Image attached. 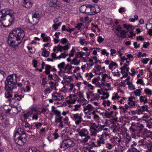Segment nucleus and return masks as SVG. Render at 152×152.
I'll list each match as a JSON object with an SVG mask.
<instances>
[{"label": "nucleus", "instance_id": "5", "mask_svg": "<svg viewBox=\"0 0 152 152\" xmlns=\"http://www.w3.org/2000/svg\"><path fill=\"white\" fill-rule=\"evenodd\" d=\"M123 26L125 28H126L127 31H125L124 30H122V27L120 25L115 26V28L114 29V31L117 35L122 39L126 37V34L129 31L130 28L134 29V27L132 25L124 24Z\"/></svg>", "mask_w": 152, "mask_h": 152}, {"label": "nucleus", "instance_id": "48", "mask_svg": "<svg viewBox=\"0 0 152 152\" xmlns=\"http://www.w3.org/2000/svg\"><path fill=\"white\" fill-rule=\"evenodd\" d=\"M52 98L55 100H58V98L57 97V95H55L54 94H52Z\"/></svg>", "mask_w": 152, "mask_h": 152}, {"label": "nucleus", "instance_id": "13", "mask_svg": "<svg viewBox=\"0 0 152 152\" xmlns=\"http://www.w3.org/2000/svg\"><path fill=\"white\" fill-rule=\"evenodd\" d=\"M32 3L30 0H23L22 5L26 8H28L32 6Z\"/></svg>", "mask_w": 152, "mask_h": 152}, {"label": "nucleus", "instance_id": "59", "mask_svg": "<svg viewBox=\"0 0 152 152\" xmlns=\"http://www.w3.org/2000/svg\"><path fill=\"white\" fill-rule=\"evenodd\" d=\"M82 23H79L78 24H77V25L75 27L76 28H77L78 30H80V28L81 26H82Z\"/></svg>", "mask_w": 152, "mask_h": 152}, {"label": "nucleus", "instance_id": "28", "mask_svg": "<svg viewBox=\"0 0 152 152\" xmlns=\"http://www.w3.org/2000/svg\"><path fill=\"white\" fill-rule=\"evenodd\" d=\"M14 97L15 98L18 97V98L17 99L18 100H20L24 96L23 95H22L21 94L18 95V94H16L14 95Z\"/></svg>", "mask_w": 152, "mask_h": 152}, {"label": "nucleus", "instance_id": "2", "mask_svg": "<svg viewBox=\"0 0 152 152\" xmlns=\"http://www.w3.org/2000/svg\"><path fill=\"white\" fill-rule=\"evenodd\" d=\"M14 20L13 15L9 12H6L5 10L0 12V26L8 27L14 23Z\"/></svg>", "mask_w": 152, "mask_h": 152}, {"label": "nucleus", "instance_id": "58", "mask_svg": "<svg viewBox=\"0 0 152 152\" xmlns=\"http://www.w3.org/2000/svg\"><path fill=\"white\" fill-rule=\"evenodd\" d=\"M85 39H80L79 42L82 45H83L85 43Z\"/></svg>", "mask_w": 152, "mask_h": 152}, {"label": "nucleus", "instance_id": "63", "mask_svg": "<svg viewBox=\"0 0 152 152\" xmlns=\"http://www.w3.org/2000/svg\"><path fill=\"white\" fill-rule=\"evenodd\" d=\"M111 55L113 56V54L116 53V50L114 49H111L110 50Z\"/></svg>", "mask_w": 152, "mask_h": 152}, {"label": "nucleus", "instance_id": "23", "mask_svg": "<svg viewBox=\"0 0 152 152\" xmlns=\"http://www.w3.org/2000/svg\"><path fill=\"white\" fill-rule=\"evenodd\" d=\"M65 65V64L64 62H62L58 65V67L59 68V69H60L59 72H61L62 69L64 68Z\"/></svg>", "mask_w": 152, "mask_h": 152}, {"label": "nucleus", "instance_id": "56", "mask_svg": "<svg viewBox=\"0 0 152 152\" xmlns=\"http://www.w3.org/2000/svg\"><path fill=\"white\" fill-rule=\"evenodd\" d=\"M5 96L6 98H8L10 97H11L12 96L11 94H10V92H7V94H5Z\"/></svg>", "mask_w": 152, "mask_h": 152}, {"label": "nucleus", "instance_id": "4", "mask_svg": "<svg viewBox=\"0 0 152 152\" xmlns=\"http://www.w3.org/2000/svg\"><path fill=\"white\" fill-rule=\"evenodd\" d=\"M16 75L13 74L7 76L5 82V90L7 91H12L14 88V86L17 83Z\"/></svg>", "mask_w": 152, "mask_h": 152}, {"label": "nucleus", "instance_id": "6", "mask_svg": "<svg viewBox=\"0 0 152 152\" xmlns=\"http://www.w3.org/2000/svg\"><path fill=\"white\" fill-rule=\"evenodd\" d=\"M105 127L104 125H102L99 124H96L95 123H93L90 127L91 135L96 136L97 133L101 131Z\"/></svg>", "mask_w": 152, "mask_h": 152}, {"label": "nucleus", "instance_id": "60", "mask_svg": "<svg viewBox=\"0 0 152 152\" xmlns=\"http://www.w3.org/2000/svg\"><path fill=\"white\" fill-rule=\"evenodd\" d=\"M129 88L130 89H135V88L134 87L132 86V83H130L128 86Z\"/></svg>", "mask_w": 152, "mask_h": 152}, {"label": "nucleus", "instance_id": "61", "mask_svg": "<svg viewBox=\"0 0 152 152\" xmlns=\"http://www.w3.org/2000/svg\"><path fill=\"white\" fill-rule=\"evenodd\" d=\"M136 39L138 41L140 39L141 41H143L144 40V39L142 38L141 36H139L138 37H137Z\"/></svg>", "mask_w": 152, "mask_h": 152}, {"label": "nucleus", "instance_id": "29", "mask_svg": "<svg viewBox=\"0 0 152 152\" xmlns=\"http://www.w3.org/2000/svg\"><path fill=\"white\" fill-rule=\"evenodd\" d=\"M55 94L57 95L58 100L59 101L64 98L63 96L61 95L60 93H56Z\"/></svg>", "mask_w": 152, "mask_h": 152}, {"label": "nucleus", "instance_id": "12", "mask_svg": "<svg viewBox=\"0 0 152 152\" xmlns=\"http://www.w3.org/2000/svg\"><path fill=\"white\" fill-rule=\"evenodd\" d=\"M56 48L58 52H61L63 50H67L69 49V47L67 45L63 46L59 44L56 47Z\"/></svg>", "mask_w": 152, "mask_h": 152}, {"label": "nucleus", "instance_id": "8", "mask_svg": "<svg viewBox=\"0 0 152 152\" xmlns=\"http://www.w3.org/2000/svg\"><path fill=\"white\" fill-rule=\"evenodd\" d=\"M60 4V2L57 0H51L49 3L50 7H54L57 9H59Z\"/></svg>", "mask_w": 152, "mask_h": 152}, {"label": "nucleus", "instance_id": "44", "mask_svg": "<svg viewBox=\"0 0 152 152\" xmlns=\"http://www.w3.org/2000/svg\"><path fill=\"white\" fill-rule=\"evenodd\" d=\"M17 109L16 108H12V109H8L5 110V112L7 113H9L11 111H14L15 110H17Z\"/></svg>", "mask_w": 152, "mask_h": 152}, {"label": "nucleus", "instance_id": "9", "mask_svg": "<svg viewBox=\"0 0 152 152\" xmlns=\"http://www.w3.org/2000/svg\"><path fill=\"white\" fill-rule=\"evenodd\" d=\"M73 118L75 121V123L77 125H79L83 121V119L81 116H80L78 113L73 115Z\"/></svg>", "mask_w": 152, "mask_h": 152}, {"label": "nucleus", "instance_id": "62", "mask_svg": "<svg viewBox=\"0 0 152 152\" xmlns=\"http://www.w3.org/2000/svg\"><path fill=\"white\" fill-rule=\"evenodd\" d=\"M38 113H37L35 114H34L33 115L32 117L33 119H35L37 120L38 118V117L37 116Z\"/></svg>", "mask_w": 152, "mask_h": 152}, {"label": "nucleus", "instance_id": "31", "mask_svg": "<svg viewBox=\"0 0 152 152\" xmlns=\"http://www.w3.org/2000/svg\"><path fill=\"white\" fill-rule=\"evenodd\" d=\"M144 127V126L142 124L139 125L137 127V130H138L139 132H142Z\"/></svg>", "mask_w": 152, "mask_h": 152}, {"label": "nucleus", "instance_id": "45", "mask_svg": "<svg viewBox=\"0 0 152 152\" xmlns=\"http://www.w3.org/2000/svg\"><path fill=\"white\" fill-rule=\"evenodd\" d=\"M102 80L104 81H105V78L106 77H108V76L107 74H102Z\"/></svg>", "mask_w": 152, "mask_h": 152}, {"label": "nucleus", "instance_id": "14", "mask_svg": "<svg viewBox=\"0 0 152 152\" xmlns=\"http://www.w3.org/2000/svg\"><path fill=\"white\" fill-rule=\"evenodd\" d=\"M94 109V108L90 104H88L87 106L85 107L83 110L86 113H90L91 111H92Z\"/></svg>", "mask_w": 152, "mask_h": 152}, {"label": "nucleus", "instance_id": "22", "mask_svg": "<svg viewBox=\"0 0 152 152\" xmlns=\"http://www.w3.org/2000/svg\"><path fill=\"white\" fill-rule=\"evenodd\" d=\"M26 152H40V151L35 148H29L27 149L26 151Z\"/></svg>", "mask_w": 152, "mask_h": 152}, {"label": "nucleus", "instance_id": "50", "mask_svg": "<svg viewBox=\"0 0 152 152\" xmlns=\"http://www.w3.org/2000/svg\"><path fill=\"white\" fill-rule=\"evenodd\" d=\"M51 91V90H50L49 88H47L46 89L44 90V93H45V95H46L47 94L50 93Z\"/></svg>", "mask_w": 152, "mask_h": 152}, {"label": "nucleus", "instance_id": "57", "mask_svg": "<svg viewBox=\"0 0 152 152\" xmlns=\"http://www.w3.org/2000/svg\"><path fill=\"white\" fill-rule=\"evenodd\" d=\"M149 43L148 42H144L143 45V47L147 48L148 46H149Z\"/></svg>", "mask_w": 152, "mask_h": 152}, {"label": "nucleus", "instance_id": "3", "mask_svg": "<svg viewBox=\"0 0 152 152\" xmlns=\"http://www.w3.org/2000/svg\"><path fill=\"white\" fill-rule=\"evenodd\" d=\"M14 137L15 142L20 145H23L27 140L26 134L24 130L21 128L17 129Z\"/></svg>", "mask_w": 152, "mask_h": 152}, {"label": "nucleus", "instance_id": "53", "mask_svg": "<svg viewBox=\"0 0 152 152\" xmlns=\"http://www.w3.org/2000/svg\"><path fill=\"white\" fill-rule=\"evenodd\" d=\"M119 12L120 13H123L125 12V9L124 7H121L119 10Z\"/></svg>", "mask_w": 152, "mask_h": 152}, {"label": "nucleus", "instance_id": "40", "mask_svg": "<svg viewBox=\"0 0 152 152\" xmlns=\"http://www.w3.org/2000/svg\"><path fill=\"white\" fill-rule=\"evenodd\" d=\"M128 104L131 107H132L133 106H135V101L133 102H128Z\"/></svg>", "mask_w": 152, "mask_h": 152}, {"label": "nucleus", "instance_id": "36", "mask_svg": "<svg viewBox=\"0 0 152 152\" xmlns=\"http://www.w3.org/2000/svg\"><path fill=\"white\" fill-rule=\"evenodd\" d=\"M64 123V124L68 125H69V123L68 122L69 119L67 117H66L65 118L63 119Z\"/></svg>", "mask_w": 152, "mask_h": 152}, {"label": "nucleus", "instance_id": "7", "mask_svg": "<svg viewBox=\"0 0 152 152\" xmlns=\"http://www.w3.org/2000/svg\"><path fill=\"white\" fill-rule=\"evenodd\" d=\"M75 145V143L71 139H65L63 140L60 147L66 149L68 148L72 147Z\"/></svg>", "mask_w": 152, "mask_h": 152}, {"label": "nucleus", "instance_id": "33", "mask_svg": "<svg viewBox=\"0 0 152 152\" xmlns=\"http://www.w3.org/2000/svg\"><path fill=\"white\" fill-rule=\"evenodd\" d=\"M106 148L109 150L111 149L114 147V145L110 143H107L106 144Z\"/></svg>", "mask_w": 152, "mask_h": 152}, {"label": "nucleus", "instance_id": "37", "mask_svg": "<svg viewBox=\"0 0 152 152\" xmlns=\"http://www.w3.org/2000/svg\"><path fill=\"white\" fill-rule=\"evenodd\" d=\"M75 108L73 110L74 111H77L79 110V109L80 107V104H76L74 106Z\"/></svg>", "mask_w": 152, "mask_h": 152}, {"label": "nucleus", "instance_id": "42", "mask_svg": "<svg viewBox=\"0 0 152 152\" xmlns=\"http://www.w3.org/2000/svg\"><path fill=\"white\" fill-rule=\"evenodd\" d=\"M102 54V55L106 54L107 56L109 54V53L107 52L106 50L104 49H102L101 50Z\"/></svg>", "mask_w": 152, "mask_h": 152}, {"label": "nucleus", "instance_id": "16", "mask_svg": "<svg viewBox=\"0 0 152 152\" xmlns=\"http://www.w3.org/2000/svg\"><path fill=\"white\" fill-rule=\"evenodd\" d=\"M51 66L49 65H46L45 68V72L46 75H49L50 72V70L51 69Z\"/></svg>", "mask_w": 152, "mask_h": 152}, {"label": "nucleus", "instance_id": "54", "mask_svg": "<svg viewBox=\"0 0 152 152\" xmlns=\"http://www.w3.org/2000/svg\"><path fill=\"white\" fill-rule=\"evenodd\" d=\"M68 42V40L65 38H64L61 39V42L62 44H64Z\"/></svg>", "mask_w": 152, "mask_h": 152}, {"label": "nucleus", "instance_id": "46", "mask_svg": "<svg viewBox=\"0 0 152 152\" xmlns=\"http://www.w3.org/2000/svg\"><path fill=\"white\" fill-rule=\"evenodd\" d=\"M104 114L105 116H106V117L108 118H110L111 116V115H110V113L108 112H105Z\"/></svg>", "mask_w": 152, "mask_h": 152}, {"label": "nucleus", "instance_id": "10", "mask_svg": "<svg viewBox=\"0 0 152 152\" xmlns=\"http://www.w3.org/2000/svg\"><path fill=\"white\" fill-rule=\"evenodd\" d=\"M86 9V14L89 15H92L94 14V6L90 5H87Z\"/></svg>", "mask_w": 152, "mask_h": 152}, {"label": "nucleus", "instance_id": "47", "mask_svg": "<svg viewBox=\"0 0 152 152\" xmlns=\"http://www.w3.org/2000/svg\"><path fill=\"white\" fill-rule=\"evenodd\" d=\"M50 39V37L49 36H47L46 37H45L44 38H43V41L44 42H47Z\"/></svg>", "mask_w": 152, "mask_h": 152}, {"label": "nucleus", "instance_id": "55", "mask_svg": "<svg viewBox=\"0 0 152 152\" xmlns=\"http://www.w3.org/2000/svg\"><path fill=\"white\" fill-rule=\"evenodd\" d=\"M33 66L35 68H36L37 67V61L36 60H33Z\"/></svg>", "mask_w": 152, "mask_h": 152}, {"label": "nucleus", "instance_id": "15", "mask_svg": "<svg viewBox=\"0 0 152 152\" xmlns=\"http://www.w3.org/2000/svg\"><path fill=\"white\" fill-rule=\"evenodd\" d=\"M104 135L102 134L99 140L97 142V145L98 147L100 146L101 145H103L105 144L104 139Z\"/></svg>", "mask_w": 152, "mask_h": 152}, {"label": "nucleus", "instance_id": "52", "mask_svg": "<svg viewBox=\"0 0 152 152\" xmlns=\"http://www.w3.org/2000/svg\"><path fill=\"white\" fill-rule=\"evenodd\" d=\"M129 129L130 131L132 132H135L137 131V129H136L135 127L133 126H131L130 127Z\"/></svg>", "mask_w": 152, "mask_h": 152}, {"label": "nucleus", "instance_id": "39", "mask_svg": "<svg viewBox=\"0 0 152 152\" xmlns=\"http://www.w3.org/2000/svg\"><path fill=\"white\" fill-rule=\"evenodd\" d=\"M137 84H140L142 85H144L145 84L143 83V80L141 79H139L137 82Z\"/></svg>", "mask_w": 152, "mask_h": 152}, {"label": "nucleus", "instance_id": "20", "mask_svg": "<svg viewBox=\"0 0 152 152\" xmlns=\"http://www.w3.org/2000/svg\"><path fill=\"white\" fill-rule=\"evenodd\" d=\"M140 101L141 102H143V103L145 104L147 102L148 99L145 96H140Z\"/></svg>", "mask_w": 152, "mask_h": 152}, {"label": "nucleus", "instance_id": "41", "mask_svg": "<svg viewBox=\"0 0 152 152\" xmlns=\"http://www.w3.org/2000/svg\"><path fill=\"white\" fill-rule=\"evenodd\" d=\"M146 55V54L145 53H142L140 52H139L137 54V56L138 57L140 56H145Z\"/></svg>", "mask_w": 152, "mask_h": 152}, {"label": "nucleus", "instance_id": "32", "mask_svg": "<svg viewBox=\"0 0 152 152\" xmlns=\"http://www.w3.org/2000/svg\"><path fill=\"white\" fill-rule=\"evenodd\" d=\"M144 91L146 94H150V95H151L152 94V91L148 88H145L144 90Z\"/></svg>", "mask_w": 152, "mask_h": 152}, {"label": "nucleus", "instance_id": "64", "mask_svg": "<svg viewBox=\"0 0 152 152\" xmlns=\"http://www.w3.org/2000/svg\"><path fill=\"white\" fill-rule=\"evenodd\" d=\"M66 66L67 69L69 70H71L72 68V66L71 65H69V64H67Z\"/></svg>", "mask_w": 152, "mask_h": 152}, {"label": "nucleus", "instance_id": "21", "mask_svg": "<svg viewBox=\"0 0 152 152\" xmlns=\"http://www.w3.org/2000/svg\"><path fill=\"white\" fill-rule=\"evenodd\" d=\"M63 118V117L61 116L59 117H55V122L56 124L58 123L59 122H61L62 121V119Z\"/></svg>", "mask_w": 152, "mask_h": 152}, {"label": "nucleus", "instance_id": "26", "mask_svg": "<svg viewBox=\"0 0 152 152\" xmlns=\"http://www.w3.org/2000/svg\"><path fill=\"white\" fill-rule=\"evenodd\" d=\"M52 111L53 112L54 114L57 115V117L61 116V112L57 110H53Z\"/></svg>", "mask_w": 152, "mask_h": 152}, {"label": "nucleus", "instance_id": "30", "mask_svg": "<svg viewBox=\"0 0 152 152\" xmlns=\"http://www.w3.org/2000/svg\"><path fill=\"white\" fill-rule=\"evenodd\" d=\"M39 15L38 14H37L36 13H34L33 15L32 16V18L33 19H35L38 20V21H37L36 23H37L39 20Z\"/></svg>", "mask_w": 152, "mask_h": 152}, {"label": "nucleus", "instance_id": "34", "mask_svg": "<svg viewBox=\"0 0 152 152\" xmlns=\"http://www.w3.org/2000/svg\"><path fill=\"white\" fill-rule=\"evenodd\" d=\"M85 138L83 140V142H88V140L90 138V137L88 135H87L85 136Z\"/></svg>", "mask_w": 152, "mask_h": 152}, {"label": "nucleus", "instance_id": "11", "mask_svg": "<svg viewBox=\"0 0 152 152\" xmlns=\"http://www.w3.org/2000/svg\"><path fill=\"white\" fill-rule=\"evenodd\" d=\"M78 134L81 137L85 136L88 135V132L87 129L84 128L80 129H77Z\"/></svg>", "mask_w": 152, "mask_h": 152}, {"label": "nucleus", "instance_id": "1", "mask_svg": "<svg viewBox=\"0 0 152 152\" xmlns=\"http://www.w3.org/2000/svg\"><path fill=\"white\" fill-rule=\"evenodd\" d=\"M24 36V31L22 29L15 28L9 35L7 40L8 44L13 48L17 47Z\"/></svg>", "mask_w": 152, "mask_h": 152}, {"label": "nucleus", "instance_id": "24", "mask_svg": "<svg viewBox=\"0 0 152 152\" xmlns=\"http://www.w3.org/2000/svg\"><path fill=\"white\" fill-rule=\"evenodd\" d=\"M94 14H97L100 11V9L99 7L97 5L94 6Z\"/></svg>", "mask_w": 152, "mask_h": 152}, {"label": "nucleus", "instance_id": "17", "mask_svg": "<svg viewBox=\"0 0 152 152\" xmlns=\"http://www.w3.org/2000/svg\"><path fill=\"white\" fill-rule=\"evenodd\" d=\"M87 7V5H83L80 7L79 8L80 11L82 13H84L86 14V8Z\"/></svg>", "mask_w": 152, "mask_h": 152}, {"label": "nucleus", "instance_id": "18", "mask_svg": "<svg viewBox=\"0 0 152 152\" xmlns=\"http://www.w3.org/2000/svg\"><path fill=\"white\" fill-rule=\"evenodd\" d=\"M42 50V55L46 57H48L49 56V52L47 51L46 50V49L45 48H43Z\"/></svg>", "mask_w": 152, "mask_h": 152}, {"label": "nucleus", "instance_id": "25", "mask_svg": "<svg viewBox=\"0 0 152 152\" xmlns=\"http://www.w3.org/2000/svg\"><path fill=\"white\" fill-rule=\"evenodd\" d=\"M88 145L90 146L89 148H92L93 147H98L97 145L95 144V143L94 142H90L89 143Z\"/></svg>", "mask_w": 152, "mask_h": 152}, {"label": "nucleus", "instance_id": "27", "mask_svg": "<svg viewBox=\"0 0 152 152\" xmlns=\"http://www.w3.org/2000/svg\"><path fill=\"white\" fill-rule=\"evenodd\" d=\"M141 90L140 89H137L134 92V93L136 96H140L141 93Z\"/></svg>", "mask_w": 152, "mask_h": 152}, {"label": "nucleus", "instance_id": "43", "mask_svg": "<svg viewBox=\"0 0 152 152\" xmlns=\"http://www.w3.org/2000/svg\"><path fill=\"white\" fill-rule=\"evenodd\" d=\"M149 60V58H144L142 61L144 64H146L148 63V61Z\"/></svg>", "mask_w": 152, "mask_h": 152}, {"label": "nucleus", "instance_id": "51", "mask_svg": "<svg viewBox=\"0 0 152 152\" xmlns=\"http://www.w3.org/2000/svg\"><path fill=\"white\" fill-rule=\"evenodd\" d=\"M104 39L102 38V37L99 36L98 38V41L99 43L102 42L104 40Z\"/></svg>", "mask_w": 152, "mask_h": 152}, {"label": "nucleus", "instance_id": "49", "mask_svg": "<svg viewBox=\"0 0 152 152\" xmlns=\"http://www.w3.org/2000/svg\"><path fill=\"white\" fill-rule=\"evenodd\" d=\"M42 124V123H37L35 124V126L37 129H38L41 126Z\"/></svg>", "mask_w": 152, "mask_h": 152}, {"label": "nucleus", "instance_id": "35", "mask_svg": "<svg viewBox=\"0 0 152 152\" xmlns=\"http://www.w3.org/2000/svg\"><path fill=\"white\" fill-rule=\"evenodd\" d=\"M85 53L82 52H80L78 53L77 54V58H81L82 57L83 55H84Z\"/></svg>", "mask_w": 152, "mask_h": 152}, {"label": "nucleus", "instance_id": "19", "mask_svg": "<svg viewBox=\"0 0 152 152\" xmlns=\"http://www.w3.org/2000/svg\"><path fill=\"white\" fill-rule=\"evenodd\" d=\"M138 110L139 111L141 112L145 111H148V106L147 105H145L142 106L140 108H139Z\"/></svg>", "mask_w": 152, "mask_h": 152}, {"label": "nucleus", "instance_id": "38", "mask_svg": "<svg viewBox=\"0 0 152 152\" xmlns=\"http://www.w3.org/2000/svg\"><path fill=\"white\" fill-rule=\"evenodd\" d=\"M101 85H103V86H107L108 87H110V83H105V81H103L101 84Z\"/></svg>", "mask_w": 152, "mask_h": 152}]
</instances>
